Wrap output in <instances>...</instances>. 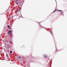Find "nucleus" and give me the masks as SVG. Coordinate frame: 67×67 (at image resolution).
Segmentation results:
<instances>
[{
    "mask_svg": "<svg viewBox=\"0 0 67 67\" xmlns=\"http://www.w3.org/2000/svg\"><path fill=\"white\" fill-rule=\"evenodd\" d=\"M17 0H16L15 2L16 4L17 5H18L19 4H20V3H18V1H17Z\"/></svg>",
    "mask_w": 67,
    "mask_h": 67,
    "instance_id": "nucleus-1",
    "label": "nucleus"
},
{
    "mask_svg": "<svg viewBox=\"0 0 67 67\" xmlns=\"http://www.w3.org/2000/svg\"><path fill=\"white\" fill-rule=\"evenodd\" d=\"M10 33L11 34H12V31L11 30H10L8 32V33Z\"/></svg>",
    "mask_w": 67,
    "mask_h": 67,
    "instance_id": "nucleus-2",
    "label": "nucleus"
},
{
    "mask_svg": "<svg viewBox=\"0 0 67 67\" xmlns=\"http://www.w3.org/2000/svg\"><path fill=\"white\" fill-rule=\"evenodd\" d=\"M43 56L45 58H47V56L46 55H44Z\"/></svg>",
    "mask_w": 67,
    "mask_h": 67,
    "instance_id": "nucleus-3",
    "label": "nucleus"
},
{
    "mask_svg": "<svg viewBox=\"0 0 67 67\" xmlns=\"http://www.w3.org/2000/svg\"><path fill=\"white\" fill-rule=\"evenodd\" d=\"M58 11H59V12H62V13H63V11H62V10H58Z\"/></svg>",
    "mask_w": 67,
    "mask_h": 67,
    "instance_id": "nucleus-4",
    "label": "nucleus"
},
{
    "mask_svg": "<svg viewBox=\"0 0 67 67\" xmlns=\"http://www.w3.org/2000/svg\"><path fill=\"white\" fill-rule=\"evenodd\" d=\"M6 57H8V54H6Z\"/></svg>",
    "mask_w": 67,
    "mask_h": 67,
    "instance_id": "nucleus-5",
    "label": "nucleus"
},
{
    "mask_svg": "<svg viewBox=\"0 0 67 67\" xmlns=\"http://www.w3.org/2000/svg\"><path fill=\"white\" fill-rule=\"evenodd\" d=\"M10 54H12V51H10Z\"/></svg>",
    "mask_w": 67,
    "mask_h": 67,
    "instance_id": "nucleus-6",
    "label": "nucleus"
},
{
    "mask_svg": "<svg viewBox=\"0 0 67 67\" xmlns=\"http://www.w3.org/2000/svg\"><path fill=\"white\" fill-rule=\"evenodd\" d=\"M56 11H57V10H56L54 12H53L54 13L55 12H56Z\"/></svg>",
    "mask_w": 67,
    "mask_h": 67,
    "instance_id": "nucleus-7",
    "label": "nucleus"
},
{
    "mask_svg": "<svg viewBox=\"0 0 67 67\" xmlns=\"http://www.w3.org/2000/svg\"><path fill=\"white\" fill-rule=\"evenodd\" d=\"M8 27H10V25H8Z\"/></svg>",
    "mask_w": 67,
    "mask_h": 67,
    "instance_id": "nucleus-8",
    "label": "nucleus"
},
{
    "mask_svg": "<svg viewBox=\"0 0 67 67\" xmlns=\"http://www.w3.org/2000/svg\"><path fill=\"white\" fill-rule=\"evenodd\" d=\"M19 57V58H21L20 57Z\"/></svg>",
    "mask_w": 67,
    "mask_h": 67,
    "instance_id": "nucleus-9",
    "label": "nucleus"
},
{
    "mask_svg": "<svg viewBox=\"0 0 67 67\" xmlns=\"http://www.w3.org/2000/svg\"><path fill=\"white\" fill-rule=\"evenodd\" d=\"M6 42H7V43H8V42H9V41H7Z\"/></svg>",
    "mask_w": 67,
    "mask_h": 67,
    "instance_id": "nucleus-10",
    "label": "nucleus"
},
{
    "mask_svg": "<svg viewBox=\"0 0 67 67\" xmlns=\"http://www.w3.org/2000/svg\"><path fill=\"white\" fill-rule=\"evenodd\" d=\"M9 29H10V28H9Z\"/></svg>",
    "mask_w": 67,
    "mask_h": 67,
    "instance_id": "nucleus-11",
    "label": "nucleus"
},
{
    "mask_svg": "<svg viewBox=\"0 0 67 67\" xmlns=\"http://www.w3.org/2000/svg\"><path fill=\"white\" fill-rule=\"evenodd\" d=\"M8 32H8V34H9V33H8Z\"/></svg>",
    "mask_w": 67,
    "mask_h": 67,
    "instance_id": "nucleus-12",
    "label": "nucleus"
}]
</instances>
